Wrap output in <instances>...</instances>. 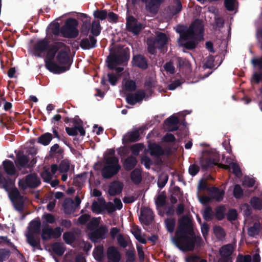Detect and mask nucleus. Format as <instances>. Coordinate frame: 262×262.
<instances>
[{
  "label": "nucleus",
  "instance_id": "obj_1",
  "mask_svg": "<svg viewBox=\"0 0 262 262\" xmlns=\"http://www.w3.org/2000/svg\"><path fill=\"white\" fill-rule=\"evenodd\" d=\"M204 30L203 21L196 19L188 28L177 31L180 34V40L185 41L181 43V46L187 50L195 49L198 44V38L203 37Z\"/></svg>",
  "mask_w": 262,
  "mask_h": 262
},
{
  "label": "nucleus",
  "instance_id": "obj_2",
  "mask_svg": "<svg viewBox=\"0 0 262 262\" xmlns=\"http://www.w3.org/2000/svg\"><path fill=\"white\" fill-rule=\"evenodd\" d=\"M99 224V220L94 217L87 225V229L90 231L89 238L94 243H99L108 237V227Z\"/></svg>",
  "mask_w": 262,
  "mask_h": 262
},
{
  "label": "nucleus",
  "instance_id": "obj_3",
  "mask_svg": "<svg viewBox=\"0 0 262 262\" xmlns=\"http://www.w3.org/2000/svg\"><path fill=\"white\" fill-rule=\"evenodd\" d=\"M121 168L117 157H108L105 159L104 165L101 170L102 177L105 179H111L118 173Z\"/></svg>",
  "mask_w": 262,
  "mask_h": 262
},
{
  "label": "nucleus",
  "instance_id": "obj_4",
  "mask_svg": "<svg viewBox=\"0 0 262 262\" xmlns=\"http://www.w3.org/2000/svg\"><path fill=\"white\" fill-rule=\"evenodd\" d=\"M41 227L39 218L32 220L29 224L26 237L28 243L32 247L38 248L40 247V238L39 237H36L35 235L39 234Z\"/></svg>",
  "mask_w": 262,
  "mask_h": 262
},
{
  "label": "nucleus",
  "instance_id": "obj_5",
  "mask_svg": "<svg viewBox=\"0 0 262 262\" xmlns=\"http://www.w3.org/2000/svg\"><path fill=\"white\" fill-rule=\"evenodd\" d=\"M129 57L130 53L128 48L122 49L118 53L112 54L107 58L108 68L110 70H114L115 66L127 62Z\"/></svg>",
  "mask_w": 262,
  "mask_h": 262
},
{
  "label": "nucleus",
  "instance_id": "obj_6",
  "mask_svg": "<svg viewBox=\"0 0 262 262\" xmlns=\"http://www.w3.org/2000/svg\"><path fill=\"white\" fill-rule=\"evenodd\" d=\"M78 25V21L75 18H69L66 20L64 25L61 27L60 33L63 37L75 38L79 34Z\"/></svg>",
  "mask_w": 262,
  "mask_h": 262
},
{
  "label": "nucleus",
  "instance_id": "obj_7",
  "mask_svg": "<svg viewBox=\"0 0 262 262\" xmlns=\"http://www.w3.org/2000/svg\"><path fill=\"white\" fill-rule=\"evenodd\" d=\"M188 234H175L172 241L176 246L184 251H191L194 249L193 236L190 237Z\"/></svg>",
  "mask_w": 262,
  "mask_h": 262
},
{
  "label": "nucleus",
  "instance_id": "obj_8",
  "mask_svg": "<svg viewBox=\"0 0 262 262\" xmlns=\"http://www.w3.org/2000/svg\"><path fill=\"white\" fill-rule=\"evenodd\" d=\"M40 184V180L35 173H31L27 175L24 180L19 179L18 183L19 187L23 190H26L27 188H36Z\"/></svg>",
  "mask_w": 262,
  "mask_h": 262
},
{
  "label": "nucleus",
  "instance_id": "obj_9",
  "mask_svg": "<svg viewBox=\"0 0 262 262\" xmlns=\"http://www.w3.org/2000/svg\"><path fill=\"white\" fill-rule=\"evenodd\" d=\"M188 234L190 236L194 235L192 223L187 216H183L178 220V226L175 234Z\"/></svg>",
  "mask_w": 262,
  "mask_h": 262
},
{
  "label": "nucleus",
  "instance_id": "obj_10",
  "mask_svg": "<svg viewBox=\"0 0 262 262\" xmlns=\"http://www.w3.org/2000/svg\"><path fill=\"white\" fill-rule=\"evenodd\" d=\"M63 231L60 227H57L53 229L49 225H41V238L43 241H47L51 238H59Z\"/></svg>",
  "mask_w": 262,
  "mask_h": 262
},
{
  "label": "nucleus",
  "instance_id": "obj_11",
  "mask_svg": "<svg viewBox=\"0 0 262 262\" xmlns=\"http://www.w3.org/2000/svg\"><path fill=\"white\" fill-rule=\"evenodd\" d=\"M9 197L13 202L14 207L18 211L22 212L24 206L23 196L21 195L18 189L14 187L9 192Z\"/></svg>",
  "mask_w": 262,
  "mask_h": 262
},
{
  "label": "nucleus",
  "instance_id": "obj_12",
  "mask_svg": "<svg viewBox=\"0 0 262 262\" xmlns=\"http://www.w3.org/2000/svg\"><path fill=\"white\" fill-rule=\"evenodd\" d=\"M126 29L134 35H138L144 29L143 24L138 21L133 16H129L126 19Z\"/></svg>",
  "mask_w": 262,
  "mask_h": 262
},
{
  "label": "nucleus",
  "instance_id": "obj_13",
  "mask_svg": "<svg viewBox=\"0 0 262 262\" xmlns=\"http://www.w3.org/2000/svg\"><path fill=\"white\" fill-rule=\"evenodd\" d=\"M50 47V42L47 39L38 40L33 46V51L35 56L40 57L41 54L46 52Z\"/></svg>",
  "mask_w": 262,
  "mask_h": 262
},
{
  "label": "nucleus",
  "instance_id": "obj_14",
  "mask_svg": "<svg viewBox=\"0 0 262 262\" xmlns=\"http://www.w3.org/2000/svg\"><path fill=\"white\" fill-rule=\"evenodd\" d=\"M140 221L145 225L149 226L154 220V214L152 210L148 207H143L141 209Z\"/></svg>",
  "mask_w": 262,
  "mask_h": 262
},
{
  "label": "nucleus",
  "instance_id": "obj_15",
  "mask_svg": "<svg viewBox=\"0 0 262 262\" xmlns=\"http://www.w3.org/2000/svg\"><path fill=\"white\" fill-rule=\"evenodd\" d=\"M61 49H68L69 51V47L62 42H55L49 47L47 51V59L46 60H53L57 52Z\"/></svg>",
  "mask_w": 262,
  "mask_h": 262
},
{
  "label": "nucleus",
  "instance_id": "obj_16",
  "mask_svg": "<svg viewBox=\"0 0 262 262\" xmlns=\"http://www.w3.org/2000/svg\"><path fill=\"white\" fill-rule=\"evenodd\" d=\"M219 161V158H213L210 156H202L200 158V164L202 170L206 171L215 165H218Z\"/></svg>",
  "mask_w": 262,
  "mask_h": 262
},
{
  "label": "nucleus",
  "instance_id": "obj_17",
  "mask_svg": "<svg viewBox=\"0 0 262 262\" xmlns=\"http://www.w3.org/2000/svg\"><path fill=\"white\" fill-rule=\"evenodd\" d=\"M132 63L133 67H138L142 70H146L148 68V60L147 58L142 54L134 55Z\"/></svg>",
  "mask_w": 262,
  "mask_h": 262
},
{
  "label": "nucleus",
  "instance_id": "obj_18",
  "mask_svg": "<svg viewBox=\"0 0 262 262\" xmlns=\"http://www.w3.org/2000/svg\"><path fill=\"white\" fill-rule=\"evenodd\" d=\"M45 67L50 72L54 74H60L69 70V67L60 66L53 61V60H45Z\"/></svg>",
  "mask_w": 262,
  "mask_h": 262
},
{
  "label": "nucleus",
  "instance_id": "obj_19",
  "mask_svg": "<svg viewBox=\"0 0 262 262\" xmlns=\"http://www.w3.org/2000/svg\"><path fill=\"white\" fill-rule=\"evenodd\" d=\"M68 49H61L57 53L56 60L60 64L64 65L63 67H68L70 68L71 63Z\"/></svg>",
  "mask_w": 262,
  "mask_h": 262
},
{
  "label": "nucleus",
  "instance_id": "obj_20",
  "mask_svg": "<svg viewBox=\"0 0 262 262\" xmlns=\"http://www.w3.org/2000/svg\"><path fill=\"white\" fill-rule=\"evenodd\" d=\"M148 149L151 156H154L158 160L163 156V148L158 143L156 142L150 143L148 145Z\"/></svg>",
  "mask_w": 262,
  "mask_h": 262
},
{
  "label": "nucleus",
  "instance_id": "obj_21",
  "mask_svg": "<svg viewBox=\"0 0 262 262\" xmlns=\"http://www.w3.org/2000/svg\"><path fill=\"white\" fill-rule=\"evenodd\" d=\"M123 184L119 181L112 182L108 187V192L111 196H115L122 192Z\"/></svg>",
  "mask_w": 262,
  "mask_h": 262
},
{
  "label": "nucleus",
  "instance_id": "obj_22",
  "mask_svg": "<svg viewBox=\"0 0 262 262\" xmlns=\"http://www.w3.org/2000/svg\"><path fill=\"white\" fill-rule=\"evenodd\" d=\"M164 0H149L146 4V10L150 13L156 15L158 13L161 4Z\"/></svg>",
  "mask_w": 262,
  "mask_h": 262
},
{
  "label": "nucleus",
  "instance_id": "obj_23",
  "mask_svg": "<svg viewBox=\"0 0 262 262\" xmlns=\"http://www.w3.org/2000/svg\"><path fill=\"white\" fill-rule=\"evenodd\" d=\"M96 43V38L94 36L90 35L89 38H85L81 40L80 46L83 50H89L95 48Z\"/></svg>",
  "mask_w": 262,
  "mask_h": 262
},
{
  "label": "nucleus",
  "instance_id": "obj_24",
  "mask_svg": "<svg viewBox=\"0 0 262 262\" xmlns=\"http://www.w3.org/2000/svg\"><path fill=\"white\" fill-rule=\"evenodd\" d=\"M64 150L60 148L59 145L56 143L50 147L49 156L51 158H55L57 161L61 160L63 158Z\"/></svg>",
  "mask_w": 262,
  "mask_h": 262
},
{
  "label": "nucleus",
  "instance_id": "obj_25",
  "mask_svg": "<svg viewBox=\"0 0 262 262\" xmlns=\"http://www.w3.org/2000/svg\"><path fill=\"white\" fill-rule=\"evenodd\" d=\"M30 158L28 156L24 155L23 152H19L16 156L15 163L17 166L23 168L29 167L28 164Z\"/></svg>",
  "mask_w": 262,
  "mask_h": 262
},
{
  "label": "nucleus",
  "instance_id": "obj_26",
  "mask_svg": "<svg viewBox=\"0 0 262 262\" xmlns=\"http://www.w3.org/2000/svg\"><path fill=\"white\" fill-rule=\"evenodd\" d=\"M2 165L5 172L7 175L13 176L16 174V169L12 161L6 159L3 162Z\"/></svg>",
  "mask_w": 262,
  "mask_h": 262
},
{
  "label": "nucleus",
  "instance_id": "obj_27",
  "mask_svg": "<svg viewBox=\"0 0 262 262\" xmlns=\"http://www.w3.org/2000/svg\"><path fill=\"white\" fill-rule=\"evenodd\" d=\"M140 134L138 130L128 132L122 138L123 144H126L131 142H135L139 140Z\"/></svg>",
  "mask_w": 262,
  "mask_h": 262
},
{
  "label": "nucleus",
  "instance_id": "obj_28",
  "mask_svg": "<svg viewBox=\"0 0 262 262\" xmlns=\"http://www.w3.org/2000/svg\"><path fill=\"white\" fill-rule=\"evenodd\" d=\"M107 257L113 262H119L121 259L120 253L114 246H111L107 249Z\"/></svg>",
  "mask_w": 262,
  "mask_h": 262
},
{
  "label": "nucleus",
  "instance_id": "obj_29",
  "mask_svg": "<svg viewBox=\"0 0 262 262\" xmlns=\"http://www.w3.org/2000/svg\"><path fill=\"white\" fill-rule=\"evenodd\" d=\"M14 180L9 177H4L0 172V188H3L8 191L12 187L14 186Z\"/></svg>",
  "mask_w": 262,
  "mask_h": 262
},
{
  "label": "nucleus",
  "instance_id": "obj_30",
  "mask_svg": "<svg viewBox=\"0 0 262 262\" xmlns=\"http://www.w3.org/2000/svg\"><path fill=\"white\" fill-rule=\"evenodd\" d=\"M138 161L135 157L129 156L124 160L123 166L126 171H129L134 169Z\"/></svg>",
  "mask_w": 262,
  "mask_h": 262
},
{
  "label": "nucleus",
  "instance_id": "obj_31",
  "mask_svg": "<svg viewBox=\"0 0 262 262\" xmlns=\"http://www.w3.org/2000/svg\"><path fill=\"white\" fill-rule=\"evenodd\" d=\"M153 41L157 44V48L161 49L167 43L168 38L164 33L158 32Z\"/></svg>",
  "mask_w": 262,
  "mask_h": 262
},
{
  "label": "nucleus",
  "instance_id": "obj_32",
  "mask_svg": "<svg viewBox=\"0 0 262 262\" xmlns=\"http://www.w3.org/2000/svg\"><path fill=\"white\" fill-rule=\"evenodd\" d=\"M208 191L210 193L211 198L216 201L220 202L223 200L225 194L224 190H221L216 187H212L208 188Z\"/></svg>",
  "mask_w": 262,
  "mask_h": 262
},
{
  "label": "nucleus",
  "instance_id": "obj_33",
  "mask_svg": "<svg viewBox=\"0 0 262 262\" xmlns=\"http://www.w3.org/2000/svg\"><path fill=\"white\" fill-rule=\"evenodd\" d=\"M62 206L63 207L64 212L67 214H71L73 213L76 209L74 201L69 198H66L64 200Z\"/></svg>",
  "mask_w": 262,
  "mask_h": 262
},
{
  "label": "nucleus",
  "instance_id": "obj_34",
  "mask_svg": "<svg viewBox=\"0 0 262 262\" xmlns=\"http://www.w3.org/2000/svg\"><path fill=\"white\" fill-rule=\"evenodd\" d=\"M233 247L231 244L223 246L220 249V254L221 257L232 258L231 255L233 252Z\"/></svg>",
  "mask_w": 262,
  "mask_h": 262
},
{
  "label": "nucleus",
  "instance_id": "obj_35",
  "mask_svg": "<svg viewBox=\"0 0 262 262\" xmlns=\"http://www.w3.org/2000/svg\"><path fill=\"white\" fill-rule=\"evenodd\" d=\"M130 179L136 185L139 184L142 181L141 171L140 169L136 168L131 172Z\"/></svg>",
  "mask_w": 262,
  "mask_h": 262
},
{
  "label": "nucleus",
  "instance_id": "obj_36",
  "mask_svg": "<svg viewBox=\"0 0 262 262\" xmlns=\"http://www.w3.org/2000/svg\"><path fill=\"white\" fill-rule=\"evenodd\" d=\"M53 139V135L50 133L42 134L37 138V142L44 146L48 145Z\"/></svg>",
  "mask_w": 262,
  "mask_h": 262
},
{
  "label": "nucleus",
  "instance_id": "obj_37",
  "mask_svg": "<svg viewBox=\"0 0 262 262\" xmlns=\"http://www.w3.org/2000/svg\"><path fill=\"white\" fill-rule=\"evenodd\" d=\"M51 248L53 252L58 256H62L65 251V247L61 243H53L51 246Z\"/></svg>",
  "mask_w": 262,
  "mask_h": 262
},
{
  "label": "nucleus",
  "instance_id": "obj_38",
  "mask_svg": "<svg viewBox=\"0 0 262 262\" xmlns=\"http://www.w3.org/2000/svg\"><path fill=\"white\" fill-rule=\"evenodd\" d=\"M93 255L96 260L99 262L102 261L104 257L103 246H97L93 251Z\"/></svg>",
  "mask_w": 262,
  "mask_h": 262
},
{
  "label": "nucleus",
  "instance_id": "obj_39",
  "mask_svg": "<svg viewBox=\"0 0 262 262\" xmlns=\"http://www.w3.org/2000/svg\"><path fill=\"white\" fill-rule=\"evenodd\" d=\"M91 27V32L92 34V36L94 37L98 36L101 32V30L99 20H93Z\"/></svg>",
  "mask_w": 262,
  "mask_h": 262
},
{
  "label": "nucleus",
  "instance_id": "obj_40",
  "mask_svg": "<svg viewBox=\"0 0 262 262\" xmlns=\"http://www.w3.org/2000/svg\"><path fill=\"white\" fill-rule=\"evenodd\" d=\"M165 227L167 231L172 233L174 230L176 224V220L174 218H167L164 221Z\"/></svg>",
  "mask_w": 262,
  "mask_h": 262
},
{
  "label": "nucleus",
  "instance_id": "obj_41",
  "mask_svg": "<svg viewBox=\"0 0 262 262\" xmlns=\"http://www.w3.org/2000/svg\"><path fill=\"white\" fill-rule=\"evenodd\" d=\"M260 225L259 223L255 222L252 226L248 228V234L250 237H254L258 235L260 231Z\"/></svg>",
  "mask_w": 262,
  "mask_h": 262
},
{
  "label": "nucleus",
  "instance_id": "obj_42",
  "mask_svg": "<svg viewBox=\"0 0 262 262\" xmlns=\"http://www.w3.org/2000/svg\"><path fill=\"white\" fill-rule=\"evenodd\" d=\"M42 219L43 220V221L42 222L41 225L53 224L55 223L56 221L55 216L53 214L49 213H45L42 215Z\"/></svg>",
  "mask_w": 262,
  "mask_h": 262
},
{
  "label": "nucleus",
  "instance_id": "obj_43",
  "mask_svg": "<svg viewBox=\"0 0 262 262\" xmlns=\"http://www.w3.org/2000/svg\"><path fill=\"white\" fill-rule=\"evenodd\" d=\"M132 233L135 236V238L140 243L143 244H146L147 243L146 240L141 236V230L138 227L134 228Z\"/></svg>",
  "mask_w": 262,
  "mask_h": 262
},
{
  "label": "nucleus",
  "instance_id": "obj_44",
  "mask_svg": "<svg viewBox=\"0 0 262 262\" xmlns=\"http://www.w3.org/2000/svg\"><path fill=\"white\" fill-rule=\"evenodd\" d=\"M203 216L204 219L207 222L210 221L213 219V212L210 206H208L205 208L203 213Z\"/></svg>",
  "mask_w": 262,
  "mask_h": 262
},
{
  "label": "nucleus",
  "instance_id": "obj_45",
  "mask_svg": "<svg viewBox=\"0 0 262 262\" xmlns=\"http://www.w3.org/2000/svg\"><path fill=\"white\" fill-rule=\"evenodd\" d=\"M155 202L157 207H162L165 206L166 203V196L164 192H162L157 196Z\"/></svg>",
  "mask_w": 262,
  "mask_h": 262
},
{
  "label": "nucleus",
  "instance_id": "obj_46",
  "mask_svg": "<svg viewBox=\"0 0 262 262\" xmlns=\"http://www.w3.org/2000/svg\"><path fill=\"white\" fill-rule=\"evenodd\" d=\"M174 3L176 6H172L170 9V12L173 15L179 13L182 9V5L180 0H174Z\"/></svg>",
  "mask_w": 262,
  "mask_h": 262
},
{
  "label": "nucleus",
  "instance_id": "obj_47",
  "mask_svg": "<svg viewBox=\"0 0 262 262\" xmlns=\"http://www.w3.org/2000/svg\"><path fill=\"white\" fill-rule=\"evenodd\" d=\"M94 17L96 18L103 20L106 19L107 16V12L106 10H100L97 9L93 13Z\"/></svg>",
  "mask_w": 262,
  "mask_h": 262
},
{
  "label": "nucleus",
  "instance_id": "obj_48",
  "mask_svg": "<svg viewBox=\"0 0 262 262\" xmlns=\"http://www.w3.org/2000/svg\"><path fill=\"white\" fill-rule=\"evenodd\" d=\"M90 19H88L82 20V25L81 27V34L83 35L87 36L91 28Z\"/></svg>",
  "mask_w": 262,
  "mask_h": 262
},
{
  "label": "nucleus",
  "instance_id": "obj_49",
  "mask_svg": "<svg viewBox=\"0 0 262 262\" xmlns=\"http://www.w3.org/2000/svg\"><path fill=\"white\" fill-rule=\"evenodd\" d=\"M213 232L217 238L222 239L225 236V232L224 229L219 226L213 227Z\"/></svg>",
  "mask_w": 262,
  "mask_h": 262
},
{
  "label": "nucleus",
  "instance_id": "obj_50",
  "mask_svg": "<svg viewBox=\"0 0 262 262\" xmlns=\"http://www.w3.org/2000/svg\"><path fill=\"white\" fill-rule=\"evenodd\" d=\"M105 208V204L94 202L92 204V210L97 214L101 213Z\"/></svg>",
  "mask_w": 262,
  "mask_h": 262
},
{
  "label": "nucleus",
  "instance_id": "obj_51",
  "mask_svg": "<svg viewBox=\"0 0 262 262\" xmlns=\"http://www.w3.org/2000/svg\"><path fill=\"white\" fill-rule=\"evenodd\" d=\"M250 204L254 209L261 210L262 208L261 201L258 197H252L250 200Z\"/></svg>",
  "mask_w": 262,
  "mask_h": 262
},
{
  "label": "nucleus",
  "instance_id": "obj_52",
  "mask_svg": "<svg viewBox=\"0 0 262 262\" xmlns=\"http://www.w3.org/2000/svg\"><path fill=\"white\" fill-rule=\"evenodd\" d=\"M63 239L66 244H71L74 242L75 236L72 232H66L63 234Z\"/></svg>",
  "mask_w": 262,
  "mask_h": 262
},
{
  "label": "nucleus",
  "instance_id": "obj_53",
  "mask_svg": "<svg viewBox=\"0 0 262 262\" xmlns=\"http://www.w3.org/2000/svg\"><path fill=\"white\" fill-rule=\"evenodd\" d=\"M137 85L133 80H127L124 84V89L128 92H134L136 90Z\"/></svg>",
  "mask_w": 262,
  "mask_h": 262
},
{
  "label": "nucleus",
  "instance_id": "obj_54",
  "mask_svg": "<svg viewBox=\"0 0 262 262\" xmlns=\"http://www.w3.org/2000/svg\"><path fill=\"white\" fill-rule=\"evenodd\" d=\"M168 180V176L167 174H160L158 178V186L161 189L163 188L167 183Z\"/></svg>",
  "mask_w": 262,
  "mask_h": 262
},
{
  "label": "nucleus",
  "instance_id": "obj_55",
  "mask_svg": "<svg viewBox=\"0 0 262 262\" xmlns=\"http://www.w3.org/2000/svg\"><path fill=\"white\" fill-rule=\"evenodd\" d=\"M70 169V163L67 160L61 161L59 165V171L61 173L67 172Z\"/></svg>",
  "mask_w": 262,
  "mask_h": 262
},
{
  "label": "nucleus",
  "instance_id": "obj_56",
  "mask_svg": "<svg viewBox=\"0 0 262 262\" xmlns=\"http://www.w3.org/2000/svg\"><path fill=\"white\" fill-rule=\"evenodd\" d=\"M144 148V145L142 143H137L130 147V150L133 155L137 156L139 155L140 151Z\"/></svg>",
  "mask_w": 262,
  "mask_h": 262
},
{
  "label": "nucleus",
  "instance_id": "obj_57",
  "mask_svg": "<svg viewBox=\"0 0 262 262\" xmlns=\"http://www.w3.org/2000/svg\"><path fill=\"white\" fill-rule=\"evenodd\" d=\"M233 195L237 199H239L243 196V190L239 184H235L234 185Z\"/></svg>",
  "mask_w": 262,
  "mask_h": 262
},
{
  "label": "nucleus",
  "instance_id": "obj_58",
  "mask_svg": "<svg viewBox=\"0 0 262 262\" xmlns=\"http://www.w3.org/2000/svg\"><path fill=\"white\" fill-rule=\"evenodd\" d=\"M165 122L166 125L171 126L172 125H176L179 123V118L175 116H171L166 119Z\"/></svg>",
  "mask_w": 262,
  "mask_h": 262
},
{
  "label": "nucleus",
  "instance_id": "obj_59",
  "mask_svg": "<svg viewBox=\"0 0 262 262\" xmlns=\"http://www.w3.org/2000/svg\"><path fill=\"white\" fill-rule=\"evenodd\" d=\"M10 255V251L6 249H0V262H4L8 259Z\"/></svg>",
  "mask_w": 262,
  "mask_h": 262
},
{
  "label": "nucleus",
  "instance_id": "obj_60",
  "mask_svg": "<svg viewBox=\"0 0 262 262\" xmlns=\"http://www.w3.org/2000/svg\"><path fill=\"white\" fill-rule=\"evenodd\" d=\"M137 102H141L143 99L145 97L146 93L143 90L137 91L135 94H133Z\"/></svg>",
  "mask_w": 262,
  "mask_h": 262
},
{
  "label": "nucleus",
  "instance_id": "obj_61",
  "mask_svg": "<svg viewBox=\"0 0 262 262\" xmlns=\"http://www.w3.org/2000/svg\"><path fill=\"white\" fill-rule=\"evenodd\" d=\"M147 50L148 53L152 55L155 54L156 53V48H157V44L152 40L149 39L147 40Z\"/></svg>",
  "mask_w": 262,
  "mask_h": 262
},
{
  "label": "nucleus",
  "instance_id": "obj_62",
  "mask_svg": "<svg viewBox=\"0 0 262 262\" xmlns=\"http://www.w3.org/2000/svg\"><path fill=\"white\" fill-rule=\"evenodd\" d=\"M141 163L143 164L147 169L150 168V165L152 164V160L147 156H143L141 157Z\"/></svg>",
  "mask_w": 262,
  "mask_h": 262
},
{
  "label": "nucleus",
  "instance_id": "obj_63",
  "mask_svg": "<svg viewBox=\"0 0 262 262\" xmlns=\"http://www.w3.org/2000/svg\"><path fill=\"white\" fill-rule=\"evenodd\" d=\"M126 262H135L136 260V255L134 250H128L125 254Z\"/></svg>",
  "mask_w": 262,
  "mask_h": 262
},
{
  "label": "nucleus",
  "instance_id": "obj_64",
  "mask_svg": "<svg viewBox=\"0 0 262 262\" xmlns=\"http://www.w3.org/2000/svg\"><path fill=\"white\" fill-rule=\"evenodd\" d=\"M251 63L254 67H257L259 72L262 71V56L252 59Z\"/></svg>",
  "mask_w": 262,
  "mask_h": 262
}]
</instances>
